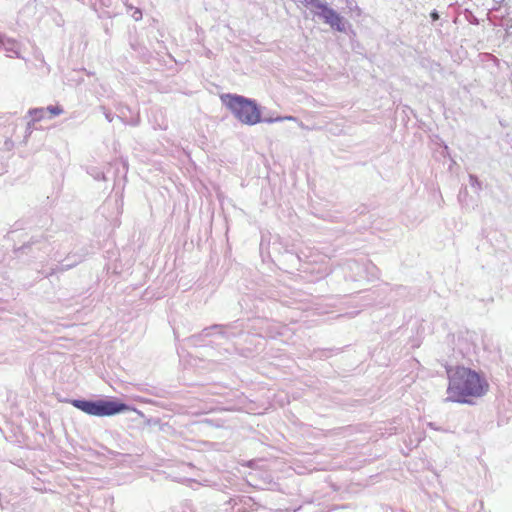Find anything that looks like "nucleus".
<instances>
[{"label":"nucleus","mask_w":512,"mask_h":512,"mask_svg":"<svg viewBox=\"0 0 512 512\" xmlns=\"http://www.w3.org/2000/svg\"><path fill=\"white\" fill-rule=\"evenodd\" d=\"M220 99L242 124L252 126L261 122V111L254 100L236 94H222Z\"/></svg>","instance_id":"f03ea898"},{"label":"nucleus","mask_w":512,"mask_h":512,"mask_svg":"<svg viewBox=\"0 0 512 512\" xmlns=\"http://www.w3.org/2000/svg\"><path fill=\"white\" fill-rule=\"evenodd\" d=\"M47 110L51 113V115L56 116L63 112L62 108L59 106H49Z\"/></svg>","instance_id":"39448f33"},{"label":"nucleus","mask_w":512,"mask_h":512,"mask_svg":"<svg viewBox=\"0 0 512 512\" xmlns=\"http://www.w3.org/2000/svg\"><path fill=\"white\" fill-rule=\"evenodd\" d=\"M71 404L82 412L97 417L113 416L130 410V407L119 401L72 400Z\"/></svg>","instance_id":"7ed1b4c3"},{"label":"nucleus","mask_w":512,"mask_h":512,"mask_svg":"<svg viewBox=\"0 0 512 512\" xmlns=\"http://www.w3.org/2000/svg\"><path fill=\"white\" fill-rule=\"evenodd\" d=\"M448 379L446 401L459 404H474L484 397L490 384L481 372L463 365L447 366Z\"/></svg>","instance_id":"f257e3e1"},{"label":"nucleus","mask_w":512,"mask_h":512,"mask_svg":"<svg viewBox=\"0 0 512 512\" xmlns=\"http://www.w3.org/2000/svg\"><path fill=\"white\" fill-rule=\"evenodd\" d=\"M315 7L319 10L320 15L324 22L329 24L331 28L337 31H344L345 27L342 21V17L333 9L329 8L326 4L318 2Z\"/></svg>","instance_id":"20e7f679"}]
</instances>
